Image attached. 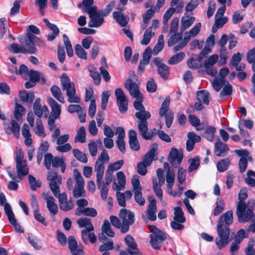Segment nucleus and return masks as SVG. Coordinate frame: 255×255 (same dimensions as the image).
Instances as JSON below:
<instances>
[{
	"mask_svg": "<svg viewBox=\"0 0 255 255\" xmlns=\"http://www.w3.org/2000/svg\"><path fill=\"white\" fill-rule=\"evenodd\" d=\"M47 179L50 181L49 186L54 195L58 198L60 209L63 211H68L74 207V204L72 199L67 200V195L65 192L60 193L59 186L62 179L56 172L49 171L48 173Z\"/></svg>",
	"mask_w": 255,
	"mask_h": 255,
	"instance_id": "f257e3e1",
	"label": "nucleus"
},
{
	"mask_svg": "<svg viewBox=\"0 0 255 255\" xmlns=\"http://www.w3.org/2000/svg\"><path fill=\"white\" fill-rule=\"evenodd\" d=\"M233 221V212L229 210L222 214L218 222L217 230L218 237L216 239V243L221 250L229 243L230 228Z\"/></svg>",
	"mask_w": 255,
	"mask_h": 255,
	"instance_id": "f03ea898",
	"label": "nucleus"
},
{
	"mask_svg": "<svg viewBox=\"0 0 255 255\" xmlns=\"http://www.w3.org/2000/svg\"><path fill=\"white\" fill-rule=\"evenodd\" d=\"M134 108L138 111L135 114V117L137 119L136 121L139 134L145 139H150L155 134L152 131L148 132L147 119L151 117L150 113L145 110V108L140 101L135 100L133 103Z\"/></svg>",
	"mask_w": 255,
	"mask_h": 255,
	"instance_id": "7ed1b4c3",
	"label": "nucleus"
},
{
	"mask_svg": "<svg viewBox=\"0 0 255 255\" xmlns=\"http://www.w3.org/2000/svg\"><path fill=\"white\" fill-rule=\"evenodd\" d=\"M94 3V0H83L82 2L78 3V7L82 8L84 12L88 13L90 20L88 22V26L90 27H98L102 25L104 21V18L96 19L95 15L97 13V7L92 6Z\"/></svg>",
	"mask_w": 255,
	"mask_h": 255,
	"instance_id": "20e7f679",
	"label": "nucleus"
},
{
	"mask_svg": "<svg viewBox=\"0 0 255 255\" xmlns=\"http://www.w3.org/2000/svg\"><path fill=\"white\" fill-rule=\"evenodd\" d=\"M255 207L254 201H250L247 204L244 202H238L237 206L236 214L238 221L241 223H245L249 221L253 214Z\"/></svg>",
	"mask_w": 255,
	"mask_h": 255,
	"instance_id": "39448f33",
	"label": "nucleus"
},
{
	"mask_svg": "<svg viewBox=\"0 0 255 255\" xmlns=\"http://www.w3.org/2000/svg\"><path fill=\"white\" fill-rule=\"evenodd\" d=\"M151 234L150 235V244L151 247L155 250L160 249L163 242L166 237L165 234L154 225L148 227Z\"/></svg>",
	"mask_w": 255,
	"mask_h": 255,
	"instance_id": "423d86ee",
	"label": "nucleus"
},
{
	"mask_svg": "<svg viewBox=\"0 0 255 255\" xmlns=\"http://www.w3.org/2000/svg\"><path fill=\"white\" fill-rule=\"evenodd\" d=\"M15 160L17 176L21 180L29 172V168L26 161L24 160V153L21 150H16Z\"/></svg>",
	"mask_w": 255,
	"mask_h": 255,
	"instance_id": "0eeeda50",
	"label": "nucleus"
},
{
	"mask_svg": "<svg viewBox=\"0 0 255 255\" xmlns=\"http://www.w3.org/2000/svg\"><path fill=\"white\" fill-rule=\"evenodd\" d=\"M119 216L123 225L122 233L125 234L129 231V226L134 223V215L129 210L122 209L120 210Z\"/></svg>",
	"mask_w": 255,
	"mask_h": 255,
	"instance_id": "6e6552de",
	"label": "nucleus"
},
{
	"mask_svg": "<svg viewBox=\"0 0 255 255\" xmlns=\"http://www.w3.org/2000/svg\"><path fill=\"white\" fill-rule=\"evenodd\" d=\"M41 43V41L39 38L33 34L27 32L24 44L22 45V49L27 52H23V53H35L37 51L35 45H40Z\"/></svg>",
	"mask_w": 255,
	"mask_h": 255,
	"instance_id": "1a4fd4ad",
	"label": "nucleus"
},
{
	"mask_svg": "<svg viewBox=\"0 0 255 255\" xmlns=\"http://www.w3.org/2000/svg\"><path fill=\"white\" fill-rule=\"evenodd\" d=\"M74 178L76 185L73 190V196L77 198L81 197H85V190L84 188L85 182L81 173L77 171L74 172Z\"/></svg>",
	"mask_w": 255,
	"mask_h": 255,
	"instance_id": "9d476101",
	"label": "nucleus"
},
{
	"mask_svg": "<svg viewBox=\"0 0 255 255\" xmlns=\"http://www.w3.org/2000/svg\"><path fill=\"white\" fill-rule=\"evenodd\" d=\"M170 105V98L169 97H166L164 101L163 102L161 107L159 109V114L163 117H165V124L166 126L168 128H169L173 121V114L172 112L166 113L169 110V107Z\"/></svg>",
	"mask_w": 255,
	"mask_h": 255,
	"instance_id": "9b49d317",
	"label": "nucleus"
},
{
	"mask_svg": "<svg viewBox=\"0 0 255 255\" xmlns=\"http://www.w3.org/2000/svg\"><path fill=\"white\" fill-rule=\"evenodd\" d=\"M152 62L157 67L158 74L163 79L166 80L170 74L169 67L162 62V60L159 57H155Z\"/></svg>",
	"mask_w": 255,
	"mask_h": 255,
	"instance_id": "f8f14e48",
	"label": "nucleus"
},
{
	"mask_svg": "<svg viewBox=\"0 0 255 255\" xmlns=\"http://www.w3.org/2000/svg\"><path fill=\"white\" fill-rule=\"evenodd\" d=\"M219 59L217 54H213L206 60L204 63V67L206 72L211 76H214L217 73V70L214 67Z\"/></svg>",
	"mask_w": 255,
	"mask_h": 255,
	"instance_id": "ddd939ff",
	"label": "nucleus"
},
{
	"mask_svg": "<svg viewBox=\"0 0 255 255\" xmlns=\"http://www.w3.org/2000/svg\"><path fill=\"white\" fill-rule=\"evenodd\" d=\"M125 242L127 246V252L130 255H142L137 248V244L130 235H127L125 238Z\"/></svg>",
	"mask_w": 255,
	"mask_h": 255,
	"instance_id": "4468645a",
	"label": "nucleus"
},
{
	"mask_svg": "<svg viewBox=\"0 0 255 255\" xmlns=\"http://www.w3.org/2000/svg\"><path fill=\"white\" fill-rule=\"evenodd\" d=\"M124 85L132 97L138 98L141 96L138 85L135 82L132 81L131 79H127Z\"/></svg>",
	"mask_w": 255,
	"mask_h": 255,
	"instance_id": "2eb2a0df",
	"label": "nucleus"
},
{
	"mask_svg": "<svg viewBox=\"0 0 255 255\" xmlns=\"http://www.w3.org/2000/svg\"><path fill=\"white\" fill-rule=\"evenodd\" d=\"M101 230L102 234L99 235V239L100 241L106 239V237L104 234L110 237H114L115 235V232L112 229L110 222L107 219L104 221L101 227Z\"/></svg>",
	"mask_w": 255,
	"mask_h": 255,
	"instance_id": "dca6fc26",
	"label": "nucleus"
},
{
	"mask_svg": "<svg viewBox=\"0 0 255 255\" xmlns=\"http://www.w3.org/2000/svg\"><path fill=\"white\" fill-rule=\"evenodd\" d=\"M68 247L72 255H82L83 249L78 247L75 238L70 236L68 238Z\"/></svg>",
	"mask_w": 255,
	"mask_h": 255,
	"instance_id": "f3484780",
	"label": "nucleus"
},
{
	"mask_svg": "<svg viewBox=\"0 0 255 255\" xmlns=\"http://www.w3.org/2000/svg\"><path fill=\"white\" fill-rule=\"evenodd\" d=\"M40 101V99L37 98L36 99L33 104L34 112L39 119H40L43 115L47 117L49 113L47 106H44L41 107Z\"/></svg>",
	"mask_w": 255,
	"mask_h": 255,
	"instance_id": "a211bd4d",
	"label": "nucleus"
},
{
	"mask_svg": "<svg viewBox=\"0 0 255 255\" xmlns=\"http://www.w3.org/2000/svg\"><path fill=\"white\" fill-rule=\"evenodd\" d=\"M60 81L62 90L64 91L65 90L66 93H67V92L76 90L74 83L71 81L69 77L66 73H64L62 74Z\"/></svg>",
	"mask_w": 255,
	"mask_h": 255,
	"instance_id": "6ab92c4d",
	"label": "nucleus"
},
{
	"mask_svg": "<svg viewBox=\"0 0 255 255\" xmlns=\"http://www.w3.org/2000/svg\"><path fill=\"white\" fill-rule=\"evenodd\" d=\"M117 133L118 134V139L116 143L119 149L123 153L126 151V146L124 141V137H125V131L123 127H119L116 129Z\"/></svg>",
	"mask_w": 255,
	"mask_h": 255,
	"instance_id": "aec40b11",
	"label": "nucleus"
},
{
	"mask_svg": "<svg viewBox=\"0 0 255 255\" xmlns=\"http://www.w3.org/2000/svg\"><path fill=\"white\" fill-rule=\"evenodd\" d=\"M43 196L46 201L47 207L49 211L54 215L57 214L58 210V206L54 202L55 199L53 197L45 193H43Z\"/></svg>",
	"mask_w": 255,
	"mask_h": 255,
	"instance_id": "412c9836",
	"label": "nucleus"
},
{
	"mask_svg": "<svg viewBox=\"0 0 255 255\" xmlns=\"http://www.w3.org/2000/svg\"><path fill=\"white\" fill-rule=\"evenodd\" d=\"M229 148L227 144L223 143L219 138L215 144L214 152L217 156H223L227 154Z\"/></svg>",
	"mask_w": 255,
	"mask_h": 255,
	"instance_id": "4be33fe9",
	"label": "nucleus"
},
{
	"mask_svg": "<svg viewBox=\"0 0 255 255\" xmlns=\"http://www.w3.org/2000/svg\"><path fill=\"white\" fill-rule=\"evenodd\" d=\"M170 162L174 166L179 165L183 159V153L179 151L176 148H172L169 154Z\"/></svg>",
	"mask_w": 255,
	"mask_h": 255,
	"instance_id": "5701e85b",
	"label": "nucleus"
},
{
	"mask_svg": "<svg viewBox=\"0 0 255 255\" xmlns=\"http://www.w3.org/2000/svg\"><path fill=\"white\" fill-rule=\"evenodd\" d=\"M105 170V166L103 163L97 162L95 165V171L96 172L97 184L98 188H101L102 186V180Z\"/></svg>",
	"mask_w": 255,
	"mask_h": 255,
	"instance_id": "b1692460",
	"label": "nucleus"
},
{
	"mask_svg": "<svg viewBox=\"0 0 255 255\" xmlns=\"http://www.w3.org/2000/svg\"><path fill=\"white\" fill-rule=\"evenodd\" d=\"M94 230L89 229H84L82 231V238L85 244H88L89 240L91 243H94L96 241L97 237L93 232Z\"/></svg>",
	"mask_w": 255,
	"mask_h": 255,
	"instance_id": "393cba45",
	"label": "nucleus"
},
{
	"mask_svg": "<svg viewBox=\"0 0 255 255\" xmlns=\"http://www.w3.org/2000/svg\"><path fill=\"white\" fill-rule=\"evenodd\" d=\"M48 103L52 109L51 117H55V119L58 118L61 112V106L52 98L48 99Z\"/></svg>",
	"mask_w": 255,
	"mask_h": 255,
	"instance_id": "a878e982",
	"label": "nucleus"
},
{
	"mask_svg": "<svg viewBox=\"0 0 255 255\" xmlns=\"http://www.w3.org/2000/svg\"><path fill=\"white\" fill-rule=\"evenodd\" d=\"M114 19L121 27H124L128 23L129 18L121 11H114L113 13Z\"/></svg>",
	"mask_w": 255,
	"mask_h": 255,
	"instance_id": "bb28decb",
	"label": "nucleus"
},
{
	"mask_svg": "<svg viewBox=\"0 0 255 255\" xmlns=\"http://www.w3.org/2000/svg\"><path fill=\"white\" fill-rule=\"evenodd\" d=\"M115 2L111 1L109 3L104 10H97V14L95 15L96 19L100 18H104V16H106L112 10L113 8L115 6Z\"/></svg>",
	"mask_w": 255,
	"mask_h": 255,
	"instance_id": "cd10ccee",
	"label": "nucleus"
},
{
	"mask_svg": "<svg viewBox=\"0 0 255 255\" xmlns=\"http://www.w3.org/2000/svg\"><path fill=\"white\" fill-rule=\"evenodd\" d=\"M21 133L23 136L25 138L24 143L27 146H29L32 144V140L31 138V134L29 131V128L28 125L24 124L22 128Z\"/></svg>",
	"mask_w": 255,
	"mask_h": 255,
	"instance_id": "c85d7f7f",
	"label": "nucleus"
},
{
	"mask_svg": "<svg viewBox=\"0 0 255 255\" xmlns=\"http://www.w3.org/2000/svg\"><path fill=\"white\" fill-rule=\"evenodd\" d=\"M195 20V18L193 16L189 17L188 15L184 16L181 19V25L180 30L182 31H185L188 28L190 27Z\"/></svg>",
	"mask_w": 255,
	"mask_h": 255,
	"instance_id": "c756f323",
	"label": "nucleus"
},
{
	"mask_svg": "<svg viewBox=\"0 0 255 255\" xmlns=\"http://www.w3.org/2000/svg\"><path fill=\"white\" fill-rule=\"evenodd\" d=\"M156 147H152L144 156L142 162L146 164V166H150L152 163L154 157L155 155Z\"/></svg>",
	"mask_w": 255,
	"mask_h": 255,
	"instance_id": "7c9ffc66",
	"label": "nucleus"
},
{
	"mask_svg": "<svg viewBox=\"0 0 255 255\" xmlns=\"http://www.w3.org/2000/svg\"><path fill=\"white\" fill-rule=\"evenodd\" d=\"M79 213L82 214L83 215L87 216H90L92 217H95L97 215V212L96 209L92 208H85L84 209H79L77 208L76 215L77 216H79Z\"/></svg>",
	"mask_w": 255,
	"mask_h": 255,
	"instance_id": "2f4dec72",
	"label": "nucleus"
},
{
	"mask_svg": "<svg viewBox=\"0 0 255 255\" xmlns=\"http://www.w3.org/2000/svg\"><path fill=\"white\" fill-rule=\"evenodd\" d=\"M77 223L80 228L94 230V226L91 223V220L86 217L81 218L78 219Z\"/></svg>",
	"mask_w": 255,
	"mask_h": 255,
	"instance_id": "473e14b6",
	"label": "nucleus"
},
{
	"mask_svg": "<svg viewBox=\"0 0 255 255\" xmlns=\"http://www.w3.org/2000/svg\"><path fill=\"white\" fill-rule=\"evenodd\" d=\"M197 99L200 102L208 105L209 104V93L206 90H201L196 93Z\"/></svg>",
	"mask_w": 255,
	"mask_h": 255,
	"instance_id": "72a5a7b5",
	"label": "nucleus"
},
{
	"mask_svg": "<svg viewBox=\"0 0 255 255\" xmlns=\"http://www.w3.org/2000/svg\"><path fill=\"white\" fill-rule=\"evenodd\" d=\"M50 91L53 96L61 103H64L65 100L60 89L56 85H53Z\"/></svg>",
	"mask_w": 255,
	"mask_h": 255,
	"instance_id": "f704fd0d",
	"label": "nucleus"
},
{
	"mask_svg": "<svg viewBox=\"0 0 255 255\" xmlns=\"http://www.w3.org/2000/svg\"><path fill=\"white\" fill-rule=\"evenodd\" d=\"M33 131L39 136L44 137L46 136L44 127L40 119L36 121V126Z\"/></svg>",
	"mask_w": 255,
	"mask_h": 255,
	"instance_id": "c9c22d12",
	"label": "nucleus"
},
{
	"mask_svg": "<svg viewBox=\"0 0 255 255\" xmlns=\"http://www.w3.org/2000/svg\"><path fill=\"white\" fill-rule=\"evenodd\" d=\"M166 177L167 188H172L175 182V172L173 169L168 168Z\"/></svg>",
	"mask_w": 255,
	"mask_h": 255,
	"instance_id": "e433bc0d",
	"label": "nucleus"
},
{
	"mask_svg": "<svg viewBox=\"0 0 255 255\" xmlns=\"http://www.w3.org/2000/svg\"><path fill=\"white\" fill-rule=\"evenodd\" d=\"M174 220L181 223H184L186 221V219L184 216V213L181 208L180 207H176L174 208Z\"/></svg>",
	"mask_w": 255,
	"mask_h": 255,
	"instance_id": "4c0bfd02",
	"label": "nucleus"
},
{
	"mask_svg": "<svg viewBox=\"0 0 255 255\" xmlns=\"http://www.w3.org/2000/svg\"><path fill=\"white\" fill-rule=\"evenodd\" d=\"M154 35L155 33L152 32L151 27H148L144 33L143 38L141 41V43L142 45H147L150 41L151 38H152Z\"/></svg>",
	"mask_w": 255,
	"mask_h": 255,
	"instance_id": "58836bf2",
	"label": "nucleus"
},
{
	"mask_svg": "<svg viewBox=\"0 0 255 255\" xmlns=\"http://www.w3.org/2000/svg\"><path fill=\"white\" fill-rule=\"evenodd\" d=\"M225 204L223 200L218 198L215 203V207L214 209V216H218L221 214L225 209Z\"/></svg>",
	"mask_w": 255,
	"mask_h": 255,
	"instance_id": "ea45409f",
	"label": "nucleus"
},
{
	"mask_svg": "<svg viewBox=\"0 0 255 255\" xmlns=\"http://www.w3.org/2000/svg\"><path fill=\"white\" fill-rule=\"evenodd\" d=\"M19 97L21 101L31 104L34 99L33 92L27 93L26 91L19 92Z\"/></svg>",
	"mask_w": 255,
	"mask_h": 255,
	"instance_id": "a19ab883",
	"label": "nucleus"
},
{
	"mask_svg": "<svg viewBox=\"0 0 255 255\" xmlns=\"http://www.w3.org/2000/svg\"><path fill=\"white\" fill-rule=\"evenodd\" d=\"M216 130V128L213 126H207L203 134L204 137L208 141H213Z\"/></svg>",
	"mask_w": 255,
	"mask_h": 255,
	"instance_id": "79ce46f5",
	"label": "nucleus"
},
{
	"mask_svg": "<svg viewBox=\"0 0 255 255\" xmlns=\"http://www.w3.org/2000/svg\"><path fill=\"white\" fill-rule=\"evenodd\" d=\"M185 54L183 52H180L173 55L168 61L170 65L176 64L181 62L185 57Z\"/></svg>",
	"mask_w": 255,
	"mask_h": 255,
	"instance_id": "37998d69",
	"label": "nucleus"
},
{
	"mask_svg": "<svg viewBox=\"0 0 255 255\" xmlns=\"http://www.w3.org/2000/svg\"><path fill=\"white\" fill-rule=\"evenodd\" d=\"M230 164V160L229 158L222 159L218 162L217 169L220 172H223L228 169Z\"/></svg>",
	"mask_w": 255,
	"mask_h": 255,
	"instance_id": "c03bdc74",
	"label": "nucleus"
},
{
	"mask_svg": "<svg viewBox=\"0 0 255 255\" xmlns=\"http://www.w3.org/2000/svg\"><path fill=\"white\" fill-rule=\"evenodd\" d=\"M52 165L53 167L58 168L60 167L62 172L64 173L65 172L66 164L63 158L58 156L54 157Z\"/></svg>",
	"mask_w": 255,
	"mask_h": 255,
	"instance_id": "a18cd8bd",
	"label": "nucleus"
},
{
	"mask_svg": "<svg viewBox=\"0 0 255 255\" xmlns=\"http://www.w3.org/2000/svg\"><path fill=\"white\" fill-rule=\"evenodd\" d=\"M233 92L232 86L227 82V84L224 85L223 88L220 93L219 97L221 99H223L225 97H228L232 95Z\"/></svg>",
	"mask_w": 255,
	"mask_h": 255,
	"instance_id": "49530a36",
	"label": "nucleus"
},
{
	"mask_svg": "<svg viewBox=\"0 0 255 255\" xmlns=\"http://www.w3.org/2000/svg\"><path fill=\"white\" fill-rule=\"evenodd\" d=\"M75 141L84 143L86 141V130L84 127H81L75 136Z\"/></svg>",
	"mask_w": 255,
	"mask_h": 255,
	"instance_id": "de8ad7c7",
	"label": "nucleus"
},
{
	"mask_svg": "<svg viewBox=\"0 0 255 255\" xmlns=\"http://www.w3.org/2000/svg\"><path fill=\"white\" fill-rule=\"evenodd\" d=\"M212 84L214 89L216 92H219L221 89L223 85L225 84V80L223 79V78L215 77Z\"/></svg>",
	"mask_w": 255,
	"mask_h": 255,
	"instance_id": "09e8293b",
	"label": "nucleus"
},
{
	"mask_svg": "<svg viewBox=\"0 0 255 255\" xmlns=\"http://www.w3.org/2000/svg\"><path fill=\"white\" fill-rule=\"evenodd\" d=\"M28 181L31 190L35 191L37 188L41 186V182L39 180H37L36 178L31 175L28 176Z\"/></svg>",
	"mask_w": 255,
	"mask_h": 255,
	"instance_id": "8fccbe9b",
	"label": "nucleus"
},
{
	"mask_svg": "<svg viewBox=\"0 0 255 255\" xmlns=\"http://www.w3.org/2000/svg\"><path fill=\"white\" fill-rule=\"evenodd\" d=\"M66 95L68 97V102L75 103H79L80 102V98L76 95V90L67 92Z\"/></svg>",
	"mask_w": 255,
	"mask_h": 255,
	"instance_id": "3c124183",
	"label": "nucleus"
},
{
	"mask_svg": "<svg viewBox=\"0 0 255 255\" xmlns=\"http://www.w3.org/2000/svg\"><path fill=\"white\" fill-rule=\"evenodd\" d=\"M124 163L123 160H118L112 164H110L108 167L107 172L112 173L114 171L120 169Z\"/></svg>",
	"mask_w": 255,
	"mask_h": 255,
	"instance_id": "603ef678",
	"label": "nucleus"
},
{
	"mask_svg": "<svg viewBox=\"0 0 255 255\" xmlns=\"http://www.w3.org/2000/svg\"><path fill=\"white\" fill-rule=\"evenodd\" d=\"M247 60L249 63L252 64L253 70L255 72V47L247 53Z\"/></svg>",
	"mask_w": 255,
	"mask_h": 255,
	"instance_id": "864d4df0",
	"label": "nucleus"
},
{
	"mask_svg": "<svg viewBox=\"0 0 255 255\" xmlns=\"http://www.w3.org/2000/svg\"><path fill=\"white\" fill-rule=\"evenodd\" d=\"M76 54L78 57L83 59H87V55L86 51L83 49L82 46L80 44H77L75 47Z\"/></svg>",
	"mask_w": 255,
	"mask_h": 255,
	"instance_id": "5fc2aeb1",
	"label": "nucleus"
},
{
	"mask_svg": "<svg viewBox=\"0 0 255 255\" xmlns=\"http://www.w3.org/2000/svg\"><path fill=\"white\" fill-rule=\"evenodd\" d=\"M190 165L188 167V171L191 172L197 169L200 165V159L198 157H196L189 160Z\"/></svg>",
	"mask_w": 255,
	"mask_h": 255,
	"instance_id": "6e6d98bb",
	"label": "nucleus"
},
{
	"mask_svg": "<svg viewBox=\"0 0 255 255\" xmlns=\"http://www.w3.org/2000/svg\"><path fill=\"white\" fill-rule=\"evenodd\" d=\"M73 153L74 156L80 161L83 163H86L88 161L87 157L85 154L80 151L78 149H74Z\"/></svg>",
	"mask_w": 255,
	"mask_h": 255,
	"instance_id": "4d7b16f0",
	"label": "nucleus"
},
{
	"mask_svg": "<svg viewBox=\"0 0 255 255\" xmlns=\"http://www.w3.org/2000/svg\"><path fill=\"white\" fill-rule=\"evenodd\" d=\"M228 58V52L226 48H221L220 50V65H224L226 63Z\"/></svg>",
	"mask_w": 255,
	"mask_h": 255,
	"instance_id": "13d9d810",
	"label": "nucleus"
},
{
	"mask_svg": "<svg viewBox=\"0 0 255 255\" xmlns=\"http://www.w3.org/2000/svg\"><path fill=\"white\" fill-rule=\"evenodd\" d=\"M235 152L239 156L246 157L247 162L249 161L251 162H253L254 160L252 156L250 155L249 151L247 149H237Z\"/></svg>",
	"mask_w": 255,
	"mask_h": 255,
	"instance_id": "bf43d9fd",
	"label": "nucleus"
},
{
	"mask_svg": "<svg viewBox=\"0 0 255 255\" xmlns=\"http://www.w3.org/2000/svg\"><path fill=\"white\" fill-rule=\"evenodd\" d=\"M201 59L198 58H191L187 61V65L190 69H197L199 67V63Z\"/></svg>",
	"mask_w": 255,
	"mask_h": 255,
	"instance_id": "052dcab7",
	"label": "nucleus"
},
{
	"mask_svg": "<svg viewBox=\"0 0 255 255\" xmlns=\"http://www.w3.org/2000/svg\"><path fill=\"white\" fill-rule=\"evenodd\" d=\"M135 201L140 206H143L145 204V199L142 197L141 190H138L133 191Z\"/></svg>",
	"mask_w": 255,
	"mask_h": 255,
	"instance_id": "680f3d73",
	"label": "nucleus"
},
{
	"mask_svg": "<svg viewBox=\"0 0 255 255\" xmlns=\"http://www.w3.org/2000/svg\"><path fill=\"white\" fill-rule=\"evenodd\" d=\"M152 184L153 189L154 190L155 194L160 200H162L163 197V192L162 189L160 188L161 186H159L158 185L156 179H153Z\"/></svg>",
	"mask_w": 255,
	"mask_h": 255,
	"instance_id": "e2e57ef3",
	"label": "nucleus"
},
{
	"mask_svg": "<svg viewBox=\"0 0 255 255\" xmlns=\"http://www.w3.org/2000/svg\"><path fill=\"white\" fill-rule=\"evenodd\" d=\"M110 220L112 225L117 229H120L122 232L123 225L120 218L119 219L115 216L112 215L110 217Z\"/></svg>",
	"mask_w": 255,
	"mask_h": 255,
	"instance_id": "0e129e2a",
	"label": "nucleus"
},
{
	"mask_svg": "<svg viewBox=\"0 0 255 255\" xmlns=\"http://www.w3.org/2000/svg\"><path fill=\"white\" fill-rule=\"evenodd\" d=\"M182 35L180 33H173L168 40V46H171L177 43L181 39Z\"/></svg>",
	"mask_w": 255,
	"mask_h": 255,
	"instance_id": "69168bd1",
	"label": "nucleus"
},
{
	"mask_svg": "<svg viewBox=\"0 0 255 255\" xmlns=\"http://www.w3.org/2000/svg\"><path fill=\"white\" fill-rule=\"evenodd\" d=\"M47 0H35V4L38 6L40 14L44 15V9L47 6Z\"/></svg>",
	"mask_w": 255,
	"mask_h": 255,
	"instance_id": "338daca9",
	"label": "nucleus"
},
{
	"mask_svg": "<svg viewBox=\"0 0 255 255\" xmlns=\"http://www.w3.org/2000/svg\"><path fill=\"white\" fill-rule=\"evenodd\" d=\"M24 108L18 103H16L15 108L14 112V116L15 118L17 120H19L21 119L22 116V113L24 111Z\"/></svg>",
	"mask_w": 255,
	"mask_h": 255,
	"instance_id": "774afa93",
	"label": "nucleus"
}]
</instances>
